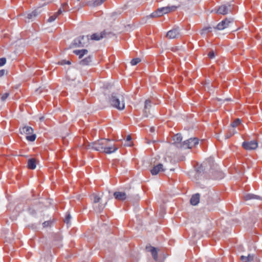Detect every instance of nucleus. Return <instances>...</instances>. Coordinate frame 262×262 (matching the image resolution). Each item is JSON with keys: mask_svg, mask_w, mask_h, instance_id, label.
<instances>
[{"mask_svg": "<svg viewBox=\"0 0 262 262\" xmlns=\"http://www.w3.org/2000/svg\"><path fill=\"white\" fill-rule=\"evenodd\" d=\"M92 61L91 56H89L80 61V64L82 66H87Z\"/></svg>", "mask_w": 262, "mask_h": 262, "instance_id": "nucleus-23", "label": "nucleus"}, {"mask_svg": "<svg viewBox=\"0 0 262 262\" xmlns=\"http://www.w3.org/2000/svg\"><path fill=\"white\" fill-rule=\"evenodd\" d=\"M90 199L92 201L93 203L96 204L100 202L101 198L96 193H93L90 195Z\"/></svg>", "mask_w": 262, "mask_h": 262, "instance_id": "nucleus-17", "label": "nucleus"}, {"mask_svg": "<svg viewBox=\"0 0 262 262\" xmlns=\"http://www.w3.org/2000/svg\"><path fill=\"white\" fill-rule=\"evenodd\" d=\"M150 132L152 133V132H154L155 131V127H151L150 128Z\"/></svg>", "mask_w": 262, "mask_h": 262, "instance_id": "nucleus-43", "label": "nucleus"}, {"mask_svg": "<svg viewBox=\"0 0 262 262\" xmlns=\"http://www.w3.org/2000/svg\"><path fill=\"white\" fill-rule=\"evenodd\" d=\"M28 211H29L30 213L31 214H34L36 213V211L34 209H33L31 207H30L28 208Z\"/></svg>", "mask_w": 262, "mask_h": 262, "instance_id": "nucleus-40", "label": "nucleus"}, {"mask_svg": "<svg viewBox=\"0 0 262 262\" xmlns=\"http://www.w3.org/2000/svg\"><path fill=\"white\" fill-rule=\"evenodd\" d=\"M21 134H25L27 135L26 139L28 141L33 142L35 141L36 136L33 133L34 129L30 126H25L19 129Z\"/></svg>", "mask_w": 262, "mask_h": 262, "instance_id": "nucleus-4", "label": "nucleus"}, {"mask_svg": "<svg viewBox=\"0 0 262 262\" xmlns=\"http://www.w3.org/2000/svg\"><path fill=\"white\" fill-rule=\"evenodd\" d=\"M180 36V29L179 27L174 28L169 31L166 34V37L169 39H174Z\"/></svg>", "mask_w": 262, "mask_h": 262, "instance_id": "nucleus-10", "label": "nucleus"}, {"mask_svg": "<svg viewBox=\"0 0 262 262\" xmlns=\"http://www.w3.org/2000/svg\"><path fill=\"white\" fill-rule=\"evenodd\" d=\"M51 224V222L50 221H45L42 223V225L43 227H47L49 226Z\"/></svg>", "mask_w": 262, "mask_h": 262, "instance_id": "nucleus-39", "label": "nucleus"}, {"mask_svg": "<svg viewBox=\"0 0 262 262\" xmlns=\"http://www.w3.org/2000/svg\"><path fill=\"white\" fill-rule=\"evenodd\" d=\"M105 0H95L89 2V5L93 6H97L102 4Z\"/></svg>", "mask_w": 262, "mask_h": 262, "instance_id": "nucleus-26", "label": "nucleus"}, {"mask_svg": "<svg viewBox=\"0 0 262 262\" xmlns=\"http://www.w3.org/2000/svg\"><path fill=\"white\" fill-rule=\"evenodd\" d=\"M36 163L35 159L31 158L28 160V167L30 169H34L36 168Z\"/></svg>", "mask_w": 262, "mask_h": 262, "instance_id": "nucleus-20", "label": "nucleus"}, {"mask_svg": "<svg viewBox=\"0 0 262 262\" xmlns=\"http://www.w3.org/2000/svg\"><path fill=\"white\" fill-rule=\"evenodd\" d=\"M113 195L116 200L120 201H123L128 198V196L124 192L116 191Z\"/></svg>", "mask_w": 262, "mask_h": 262, "instance_id": "nucleus-13", "label": "nucleus"}, {"mask_svg": "<svg viewBox=\"0 0 262 262\" xmlns=\"http://www.w3.org/2000/svg\"><path fill=\"white\" fill-rule=\"evenodd\" d=\"M141 61V59L139 58H136L133 59L131 61L130 63L132 66H135L138 63H139Z\"/></svg>", "mask_w": 262, "mask_h": 262, "instance_id": "nucleus-32", "label": "nucleus"}, {"mask_svg": "<svg viewBox=\"0 0 262 262\" xmlns=\"http://www.w3.org/2000/svg\"><path fill=\"white\" fill-rule=\"evenodd\" d=\"M132 140V137L130 135H128L127 137V138H126V141H131Z\"/></svg>", "mask_w": 262, "mask_h": 262, "instance_id": "nucleus-42", "label": "nucleus"}, {"mask_svg": "<svg viewBox=\"0 0 262 262\" xmlns=\"http://www.w3.org/2000/svg\"><path fill=\"white\" fill-rule=\"evenodd\" d=\"M61 10L63 11H69L70 10L69 6L67 3H64L61 5Z\"/></svg>", "mask_w": 262, "mask_h": 262, "instance_id": "nucleus-31", "label": "nucleus"}, {"mask_svg": "<svg viewBox=\"0 0 262 262\" xmlns=\"http://www.w3.org/2000/svg\"><path fill=\"white\" fill-rule=\"evenodd\" d=\"M243 147L246 150H253L258 146V143L255 140L250 141H244L242 144Z\"/></svg>", "mask_w": 262, "mask_h": 262, "instance_id": "nucleus-9", "label": "nucleus"}, {"mask_svg": "<svg viewBox=\"0 0 262 262\" xmlns=\"http://www.w3.org/2000/svg\"><path fill=\"white\" fill-rule=\"evenodd\" d=\"M150 251L151 253V255L154 258V259L156 260L158 259V252L157 249L154 247H150Z\"/></svg>", "mask_w": 262, "mask_h": 262, "instance_id": "nucleus-25", "label": "nucleus"}, {"mask_svg": "<svg viewBox=\"0 0 262 262\" xmlns=\"http://www.w3.org/2000/svg\"><path fill=\"white\" fill-rule=\"evenodd\" d=\"M165 169L163 168V166L162 164H159L155 166L152 169H151L150 172L152 175L157 174L160 171H164Z\"/></svg>", "mask_w": 262, "mask_h": 262, "instance_id": "nucleus-14", "label": "nucleus"}, {"mask_svg": "<svg viewBox=\"0 0 262 262\" xmlns=\"http://www.w3.org/2000/svg\"><path fill=\"white\" fill-rule=\"evenodd\" d=\"M9 96V93H4L1 97V100L4 101L6 100V99L8 98V97Z\"/></svg>", "mask_w": 262, "mask_h": 262, "instance_id": "nucleus-36", "label": "nucleus"}, {"mask_svg": "<svg viewBox=\"0 0 262 262\" xmlns=\"http://www.w3.org/2000/svg\"><path fill=\"white\" fill-rule=\"evenodd\" d=\"M236 133V131L235 129L232 128L229 130V132L225 135V139H229L231 136H232L235 133Z\"/></svg>", "mask_w": 262, "mask_h": 262, "instance_id": "nucleus-28", "label": "nucleus"}, {"mask_svg": "<svg viewBox=\"0 0 262 262\" xmlns=\"http://www.w3.org/2000/svg\"><path fill=\"white\" fill-rule=\"evenodd\" d=\"M5 72L6 71L4 69L0 70V77L4 75Z\"/></svg>", "mask_w": 262, "mask_h": 262, "instance_id": "nucleus-41", "label": "nucleus"}, {"mask_svg": "<svg viewBox=\"0 0 262 262\" xmlns=\"http://www.w3.org/2000/svg\"><path fill=\"white\" fill-rule=\"evenodd\" d=\"M208 56L211 59L215 57V54L214 51L212 50L210 51L208 54Z\"/></svg>", "mask_w": 262, "mask_h": 262, "instance_id": "nucleus-38", "label": "nucleus"}, {"mask_svg": "<svg viewBox=\"0 0 262 262\" xmlns=\"http://www.w3.org/2000/svg\"><path fill=\"white\" fill-rule=\"evenodd\" d=\"M6 62V58L5 57L0 58V67L4 66Z\"/></svg>", "mask_w": 262, "mask_h": 262, "instance_id": "nucleus-37", "label": "nucleus"}, {"mask_svg": "<svg viewBox=\"0 0 262 262\" xmlns=\"http://www.w3.org/2000/svg\"><path fill=\"white\" fill-rule=\"evenodd\" d=\"M71 219V216L70 213H67L66 214V217L64 220V222L65 223L68 224L70 222V219Z\"/></svg>", "mask_w": 262, "mask_h": 262, "instance_id": "nucleus-34", "label": "nucleus"}, {"mask_svg": "<svg viewBox=\"0 0 262 262\" xmlns=\"http://www.w3.org/2000/svg\"><path fill=\"white\" fill-rule=\"evenodd\" d=\"M182 140V137L180 134L174 135L173 137V144L175 145L177 147L181 149H182V146L181 145L183 144V142H181Z\"/></svg>", "mask_w": 262, "mask_h": 262, "instance_id": "nucleus-12", "label": "nucleus"}, {"mask_svg": "<svg viewBox=\"0 0 262 262\" xmlns=\"http://www.w3.org/2000/svg\"><path fill=\"white\" fill-rule=\"evenodd\" d=\"M199 141L198 138H191L183 142L182 149L191 148L198 144Z\"/></svg>", "mask_w": 262, "mask_h": 262, "instance_id": "nucleus-6", "label": "nucleus"}, {"mask_svg": "<svg viewBox=\"0 0 262 262\" xmlns=\"http://www.w3.org/2000/svg\"><path fill=\"white\" fill-rule=\"evenodd\" d=\"M254 255L249 254L248 256H241V259L244 262H250L254 259Z\"/></svg>", "mask_w": 262, "mask_h": 262, "instance_id": "nucleus-22", "label": "nucleus"}, {"mask_svg": "<svg viewBox=\"0 0 262 262\" xmlns=\"http://www.w3.org/2000/svg\"><path fill=\"white\" fill-rule=\"evenodd\" d=\"M177 7L174 6H167L158 8L156 11L152 12L150 15V17H157L162 16L163 14H167L170 12L174 11L176 10Z\"/></svg>", "mask_w": 262, "mask_h": 262, "instance_id": "nucleus-3", "label": "nucleus"}, {"mask_svg": "<svg viewBox=\"0 0 262 262\" xmlns=\"http://www.w3.org/2000/svg\"><path fill=\"white\" fill-rule=\"evenodd\" d=\"M40 13V11H38V9H36L32 11L31 13L28 14L27 15V18L28 19H32L34 17L37 16Z\"/></svg>", "mask_w": 262, "mask_h": 262, "instance_id": "nucleus-24", "label": "nucleus"}, {"mask_svg": "<svg viewBox=\"0 0 262 262\" xmlns=\"http://www.w3.org/2000/svg\"><path fill=\"white\" fill-rule=\"evenodd\" d=\"M110 32H106L105 31H103L100 33H96L93 34L91 36L90 38L92 40H99L102 38H105L107 35L110 34Z\"/></svg>", "mask_w": 262, "mask_h": 262, "instance_id": "nucleus-11", "label": "nucleus"}, {"mask_svg": "<svg viewBox=\"0 0 262 262\" xmlns=\"http://www.w3.org/2000/svg\"><path fill=\"white\" fill-rule=\"evenodd\" d=\"M111 106L119 110H123L125 107L123 96L118 93H113L109 99Z\"/></svg>", "mask_w": 262, "mask_h": 262, "instance_id": "nucleus-2", "label": "nucleus"}, {"mask_svg": "<svg viewBox=\"0 0 262 262\" xmlns=\"http://www.w3.org/2000/svg\"><path fill=\"white\" fill-rule=\"evenodd\" d=\"M151 101L149 100H146L145 101V105H144V108L143 110V116L145 117H147L148 116V110L150 109L151 107Z\"/></svg>", "mask_w": 262, "mask_h": 262, "instance_id": "nucleus-16", "label": "nucleus"}, {"mask_svg": "<svg viewBox=\"0 0 262 262\" xmlns=\"http://www.w3.org/2000/svg\"><path fill=\"white\" fill-rule=\"evenodd\" d=\"M241 123V120L239 119H236L231 124L233 128L237 126Z\"/></svg>", "mask_w": 262, "mask_h": 262, "instance_id": "nucleus-33", "label": "nucleus"}, {"mask_svg": "<svg viewBox=\"0 0 262 262\" xmlns=\"http://www.w3.org/2000/svg\"><path fill=\"white\" fill-rule=\"evenodd\" d=\"M201 169H202V168H201V167L199 169H198L196 170V173H198V174H200L201 172Z\"/></svg>", "mask_w": 262, "mask_h": 262, "instance_id": "nucleus-44", "label": "nucleus"}, {"mask_svg": "<svg viewBox=\"0 0 262 262\" xmlns=\"http://www.w3.org/2000/svg\"><path fill=\"white\" fill-rule=\"evenodd\" d=\"M224 177V174L221 171H216L214 172V178L216 179H221Z\"/></svg>", "mask_w": 262, "mask_h": 262, "instance_id": "nucleus-27", "label": "nucleus"}, {"mask_svg": "<svg viewBox=\"0 0 262 262\" xmlns=\"http://www.w3.org/2000/svg\"><path fill=\"white\" fill-rule=\"evenodd\" d=\"M94 209L98 212H101L105 207V204H99L98 206H94Z\"/></svg>", "mask_w": 262, "mask_h": 262, "instance_id": "nucleus-30", "label": "nucleus"}, {"mask_svg": "<svg viewBox=\"0 0 262 262\" xmlns=\"http://www.w3.org/2000/svg\"><path fill=\"white\" fill-rule=\"evenodd\" d=\"M200 194L199 193H195L192 195L190 202L192 205L195 206L198 204L200 202Z\"/></svg>", "mask_w": 262, "mask_h": 262, "instance_id": "nucleus-15", "label": "nucleus"}, {"mask_svg": "<svg viewBox=\"0 0 262 262\" xmlns=\"http://www.w3.org/2000/svg\"><path fill=\"white\" fill-rule=\"evenodd\" d=\"M232 23V19L226 18L225 19L223 20L221 22L219 23L217 25L216 27H214L213 28L214 29H217L219 30H222L228 28L230 24Z\"/></svg>", "mask_w": 262, "mask_h": 262, "instance_id": "nucleus-8", "label": "nucleus"}, {"mask_svg": "<svg viewBox=\"0 0 262 262\" xmlns=\"http://www.w3.org/2000/svg\"><path fill=\"white\" fill-rule=\"evenodd\" d=\"M233 9V6L231 4H227L222 5L218 8L216 11V13L220 14L226 15L231 12Z\"/></svg>", "mask_w": 262, "mask_h": 262, "instance_id": "nucleus-7", "label": "nucleus"}, {"mask_svg": "<svg viewBox=\"0 0 262 262\" xmlns=\"http://www.w3.org/2000/svg\"><path fill=\"white\" fill-rule=\"evenodd\" d=\"M62 12V11L61 10V9L60 8L58 11L55 13L54 15L51 16L48 20V22H52L54 20H55V19L57 17V16L58 15H59L60 14H61Z\"/></svg>", "mask_w": 262, "mask_h": 262, "instance_id": "nucleus-21", "label": "nucleus"}, {"mask_svg": "<svg viewBox=\"0 0 262 262\" xmlns=\"http://www.w3.org/2000/svg\"><path fill=\"white\" fill-rule=\"evenodd\" d=\"M58 63L59 64H61V65H64V64H71V62L69 60H62L60 61H59L58 62Z\"/></svg>", "mask_w": 262, "mask_h": 262, "instance_id": "nucleus-35", "label": "nucleus"}, {"mask_svg": "<svg viewBox=\"0 0 262 262\" xmlns=\"http://www.w3.org/2000/svg\"><path fill=\"white\" fill-rule=\"evenodd\" d=\"M244 199L246 201L251 200V199H257V200H262V198H261L259 195H255L251 193H248L246 194L244 196Z\"/></svg>", "mask_w": 262, "mask_h": 262, "instance_id": "nucleus-19", "label": "nucleus"}, {"mask_svg": "<svg viewBox=\"0 0 262 262\" xmlns=\"http://www.w3.org/2000/svg\"><path fill=\"white\" fill-rule=\"evenodd\" d=\"M77 1H79L80 0H77Z\"/></svg>", "mask_w": 262, "mask_h": 262, "instance_id": "nucleus-45", "label": "nucleus"}, {"mask_svg": "<svg viewBox=\"0 0 262 262\" xmlns=\"http://www.w3.org/2000/svg\"><path fill=\"white\" fill-rule=\"evenodd\" d=\"M86 147L88 149H92L107 154L114 152L118 149L117 147L111 144L110 140L105 138L92 143H89Z\"/></svg>", "mask_w": 262, "mask_h": 262, "instance_id": "nucleus-1", "label": "nucleus"}, {"mask_svg": "<svg viewBox=\"0 0 262 262\" xmlns=\"http://www.w3.org/2000/svg\"><path fill=\"white\" fill-rule=\"evenodd\" d=\"M90 36H82L74 40L72 44L75 47H87L89 44Z\"/></svg>", "mask_w": 262, "mask_h": 262, "instance_id": "nucleus-5", "label": "nucleus"}, {"mask_svg": "<svg viewBox=\"0 0 262 262\" xmlns=\"http://www.w3.org/2000/svg\"><path fill=\"white\" fill-rule=\"evenodd\" d=\"M212 28L211 27H206L202 29L201 32V34H206L212 32Z\"/></svg>", "mask_w": 262, "mask_h": 262, "instance_id": "nucleus-29", "label": "nucleus"}, {"mask_svg": "<svg viewBox=\"0 0 262 262\" xmlns=\"http://www.w3.org/2000/svg\"><path fill=\"white\" fill-rule=\"evenodd\" d=\"M73 53L79 56V58H81L84 55L88 53L86 49L76 50L73 51Z\"/></svg>", "mask_w": 262, "mask_h": 262, "instance_id": "nucleus-18", "label": "nucleus"}]
</instances>
